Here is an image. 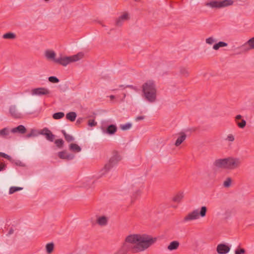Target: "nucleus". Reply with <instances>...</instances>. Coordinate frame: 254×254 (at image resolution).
I'll return each mask as SVG.
<instances>
[{
	"mask_svg": "<svg viewBox=\"0 0 254 254\" xmlns=\"http://www.w3.org/2000/svg\"><path fill=\"white\" fill-rule=\"evenodd\" d=\"M121 160V157L118 153H116L110 159L109 162L107 163L104 168L101 170V175H105L108 172L114 165L116 164L119 161Z\"/></svg>",
	"mask_w": 254,
	"mask_h": 254,
	"instance_id": "nucleus-6",
	"label": "nucleus"
},
{
	"mask_svg": "<svg viewBox=\"0 0 254 254\" xmlns=\"http://www.w3.org/2000/svg\"><path fill=\"white\" fill-rule=\"evenodd\" d=\"M180 72L182 75H183V76H184L185 77H188L190 74V73H189L188 69L187 68L184 67H180Z\"/></svg>",
	"mask_w": 254,
	"mask_h": 254,
	"instance_id": "nucleus-31",
	"label": "nucleus"
},
{
	"mask_svg": "<svg viewBox=\"0 0 254 254\" xmlns=\"http://www.w3.org/2000/svg\"><path fill=\"white\" fill-rule=\"evenodd\" d=\"M244 51H248L254 49V37L250 39L246 43L241 46Z\"/></svg>",
	"mask_w": 254,
	"mask_h": 254,
	"instance_id": "nucleus-13",
	"label": "nucleus"
},
{
	"mask_svg": "<svg viewBox=\"0 0 254 254\" xmlns=\"http://www.w3.org/2000/svg\"><path fill=\"white\" fill-rule=\"evenodd\" d=\"M246 252V251L245 249L242 248H237L235 251V254H244Z\"/></svg>",
	"mask_w": 254,
	"mask_h": 254,
	"instance_id": "nucleus-40",
	"label": "nucleus"
},
{
	"mask_svg": "<svg viewBox=\"0 0 254 254\" xmlns=\"http://www.w3.org/2000/svg\"><path fill=\"white\" fill-rule=\"evenodd\" d=\"M156 238L146 234H130L127 236L119 250L114 254H127L130 252L137 253L143 252L154 244Z\"/></svg>",
	"mask_w": 254,
	"mask_h": 254,
	"instance_id": "nucleus-1",
	"label": "nucleus"
},
{
	"mask_svg": "<svg viewBox=\"0 0 254 254\" xmlns=\"http://www.w3.org/2000/svg\"><path fill=\"white\" fill-rule=\"evenodd\" d=\"M6 167V165L3 163H1L0 164V171H3L5 169Z\"/></svg>",
	"mask_w": 254,
	"mask_h": 254,
	"instance_id": "nucleus-45",
	"label": "nucleus"
},
{
	"mask_svg": "<svg viewBox=\"0 0 254 254\" xmlns=\"http://www.w3.org/2000/svg\"><path fill=\"white\" fill-rule=\"evenodd\" d=\"M119 87H121V88H122V87H124V85H120L119 86Z\"/></svg>",
	"mask_w": 254,
	"mask_h": 254,
	"instance_id": "nucleus-50",
	"label": "nucleus"
},
{
	"mask_svg": "<svg viewBox=\"0 0 254 254\" xmlns=\"http://www.w3.org/2000/svg\"><path fill=\"white\" fill-rule=\"evenodd\" d=\"M26 131V128L23 125H19L16 127L13 128L11 130V132L12 133L19 132L21 134L25 133Z\"/></svg>",
	"mask_w": 254,
	"mask_h": 254,
	"instance_id": "nucleus-21",
	"label": "nucleus"
},
{
	"mask_svg": "<svg viewBox=\"0 0 254 254\" xmlns=\"http://www.w3.org/2000/svg\"><path fill=\"white\" fill-rule=\"evenodd\" d=\"M127 87H130V88H131L132 89H135V88L132 85H128V86H127Z\"/></svg>",
	"mask_w": 254,
	"mask_h": 254,
	"instance_id": "nucleus-49",
	"label": "nucleus"
},
{
	"mask_svg": "<svg viewBox=\"0 0 254 254\" xmlns=\"http://www.w3.org/2000/svg\"><path fill=\"white\" fill-rule=\"evenodd\" d=\"M226 159V169L235 170L240 167L241 165V160L240 158L233 157H229Z\"/></svg>",
	"mask_w": 254,
	"mask_h": 254,
	"instance_id": "nucleus-7",
	"label": "nucleus"
},
{
	"mask_svg": "<svg viewBox=\"0 0 254 254\" xmlns=\"http://www.w3.org/2000/svg\"><path fill=\"white\" fill-rule=\"evenodd\" d=\"M48 79L52 83H56L59 82V79L56 76H50Z\"/></svg>",
	"mask_w": 254,
	"mask_h": 254,
	"instance_id": "nucleus-38",
	"label": "nucleus"
},
{
	"mask_svg": "<svg viewBox=\"0 0 254 254\" xmlns=\"http://www.w3.org/2000/svg\"><path fill=\"white\" fill-rule=\"evenodd\" d=\"M228 44L224 42L220 41L218 43L214 44L213 46V49L214 50H218L221 47H224L227 46Z\"/></svg>",
	"mask_w": 254,
	"mask_h": 254,
	"instance_id": "nucleus-24",
	"label": "nucleus"
},
{
	"mask_svg": "<svg viewBox=\"0 0 254 254\" xmlns=\"http://www.w3.org/2000/svg\"><path fill=\"white\" fill-rule=\"evenodd\" d=\"M109 97L111 99V100H113L114 99H115V96L114 95H110L109 96Z\"/></svg>",
	"mask_w": 254,
	"mask_h": 254,
	"instance_id": "nucleus-48",
	"label": "nucleus"
},
{
	"mask_svg": "<svg viewBox=\"0 0 254 254\" xmlns=\"http://www.w3.org/2000/svg\"><path fill=\"white\" fill-rule=\"evenodd\" d=\"M16 35L15 33L12 32H7L2 35V38L4 39H15Z\"/></svg>",
	"mask_w": 254,
	"mask_h": 254,
	"instance_id": "nucleus-23",
	"label": "nucleus"
},
{
	"mask_svg": "<svg viewBox=\"0 0 254 254\" xmlns=\"http://www.w3.org/2000/svg\"><path fill=\"white\" fill-rule=\"evenodd\" d=\"M242 118L241 115H237L235 117V122L239 127L243 128L246 126V122L245 120L242 119Z\"/></svg>",
	"mask_w": 254,
	"mask_h": 254,
	"instance_id": "nucleus-16",
	"label": "nucleus"
},
{
	"mask_svg": "<svg viewBox=\"0 0 254 254\" xmlns=\"http://www.w3.org/2000/svg\"><path fill=\"white\" fill-rule=\"evenodd\" d=\"M54 244L53 243H48L46 245V250L48 254H51L54 250Z\"/></svg>",
	"mask_w": 254,
	"mask_h": 254,
	"instance_id": "nucleus-29",
	"label": "nucleus"
},
{
	"mask_svg": "<svg viewBox=\"0 0 254 254\" xmlns=\"http://www.w3.org/2000/svg\"><path fill=\"white\" fill-rule=\"evenodd\" d=\"M232 0H223L222 1L212 0L206 3L205 5L211 8H221L232 5Z\"/></svg>",
	"mask_w": 254,
	"mask_h": 254,
	"instance_id": "nucleus-5",
	"label": "nucleus"
},
{
	"mask_svg": "<svg viewBox=\"0 0 254 254\" xmlns=\"http://www.w3.org/2000/svg\"><path fill=\"white\" fill-rule=\"evenodd\" d=\"M62 132L63 134V135H64L65 139L67 142H69L74 140V137L72 135L66 133L64 130H62Z\"/></svg>",
	"mask_w": 254,
	"mask_h": 254,
	"instance_id": "nucleus-26",
	"label": "nucleus"
},
{
	"mask_svg": "<svg viewBox=\"0 0 254 254\" xmlns=\"http://www.w3.org/2000/svg\"><path fill=\"white\" fill-rule=\"evenodd\" d=\"M76 114L74 112H69L66 115V119L71 122H74L76 118Z\"/></svg>",
	"mask_w": 254,
	"mask_h": 254,
	"instance_id": "nucleus-22",
	"label": "nucleus"
},
{
	"mask_svg": "<svg viewBox=\"0 0 254 254\" xmlns=\"http://www.w3.org/2000/svg\"><path fill=\"white\" fill-rule=\"evenodd\" d=\"M180 243L177 241L171 242L167 247V249L170 251L176 250L178 249Z\"/></svg>",
	"mask_w": 254,
	"mask_h": 254,
	"instance_id": "nucleus-20",
	"label": "nucleus"
},
{
	"mask_svg": "<svg viewBox=\"0 0 254 254\" xmlns=\"http://www.w3.org/2000/svg\"><path fill=\"white\" fill-rule=\"evenodd\" d=\"M131 126V124L128 123L126 124L121 125L120 127L122 130H126L130 128Z\"/></svg>",
	"mask_w": 254,
	"mask_h": 254,
	"instance_id": "nucleus-34",
	"label": "nucleus"
},
{
	"mask_svg": "<svg viewBox=\"0 0 254 254\" xmlns=\"http://www.w3.org/2000/svg\"><path fill=\"white\" fill-rule=\"evenodd\" d=\"M74 157V156L73 155H72L71 154H67L66 153L65 159L71 160V159H73Z\"/></svg>",
	"mask_w": 254,
	"mask_h": 254,
	"instance_id": "nucleus-44",
	"label": "nucleus"
},
{
	"mask_svg": "<svg viewBox=\"0 0 254 254\" xmlns=\"http://www.w3.org/2000/svg\"><path fill=\"white\" fill-rule=\"evenodd\" d=\"M126 94H124V98H125V97H126Z\"/></svg>",
	"mask_w": 254,
	"mask_h": 254,
	"instance_id": "nucleus-53",
	"label": "nucleus"
},
{
	"mask_svg": "<svg viewBox=\"0 0 254 254\" xmlns=\"http://www.w3.org/2000/svg\"><path fill=\"white\" fill-rule=\"evenodd\" d=\"M207 210V207L205 206L201 207L199 212L197 209H194L184 217L183 222L184 223L189 222L198 219L199 216L204 217L206 216Z\"/></svg>",
	"mask_w": 254,
	"mask_h": 254,
	"instance_id": "nucleus-3",
	"label": "nucleus"
},
{
	"mask_svg": "<svg viewBox=\"0 0 254 254\" xmlns=\"http://www.w3.org/2000/svg\"><path fill=\"white\" fill-rule=\"evenodd\" d=\"M45 55L46 58L48 60H51L55 63L56 53L54 51L52 50H47L45 53Z\"/></svg>",
	"mask_w": 254,
	"mask_h": 254,
	"instance_id": "nucleus-18",
	"label": "nucleus"
},
{
	"mask_svg": "<svg viewBox=\"0 0 254 254\" xmlns=\"http://www.w3.org/2000/svg\"><path fill=\"white\" fill-rule=\"evenodd\" d=\"M9 130L7 127H5L0 130V136L2 137H5L7 135H9Z\"/></svg>",
	"mask_w": 254,
	"mask_h": 254,
	"instance_id": "nucleus-28",
	"label": "nucleus"
},
{
	"mask_svg": "<svg viewBox=\"0 0 254 254\" xmlns=\"http://www.w3.org/2000/svg\"><path fill=\"white\" fill-rule=\"evenodd\" d=\"M83 56L84 55L82 53H78L76 55L69 57L60 56V57L55 60V63L65 66L70 63L81 60L83 58Z\"/></svg>",
	"mask_w": 254,
	"mask_h": 254,
	"instance_id": "nucleus-4",
	"label": "nucleus"
},
{
	"mask_svg": "<svg viewBox=\"0 0 254 254\" xmlns=\"http://www.w3.org/2000/svg\"><path fill=\"white\" fill-rule=\"evenodd\" d=\"M69 149L72 151L79 152L81 151V148L75 143H71L69 145Z\"/></svg>",
	"mask_w": 254,
	"mask_h": 254,
	"instance_id": "nucleus-25",
	"label": "nucleus"
},
{
	"mask_svg": "<svg viewBox=\"0 0 254 254\" xmlns=\"http://www.w3.org/2000/svg\"><path fill=\"white\" fill-rule=\"evenodd\" d=\"M232 183V179L230 177H228L226 179V180L224 181L223 186L224 187L228 188H229Z\"/></svg>",
	"mask_w": 254,
	"mask_h": 254,
	"instance_id": "nucleus-30",
	"label": "nucleus"
},
{
	"mask_svg": "<svg viewBox=\"0 0 254 254\" xmlns=\"http://www.w3.org/2000/svg\"><path fill=\"white\" fill-rule=\"evenodd\" d=\"M40 134L45 135L46 139L50 141H53L55 138V135L47 128H44L39 133Z\"/></svg>",
	"mask_w": 254,
	"mask_h": 254,
	"instance_id": "nucleus-11",
	"label": "nucleus"
},
{
	"mask_svg": "<svg viewBox=\"0 0 254 254\" xmlns=\"http://www.w3.org/2000/svg\"><path fill=\"white\" fill-rule=\"evenodd\" d=\"M129 13L127 12H124L116 20V25L117 26H121L123 23L129 19Z\"/></svg>",
	"mask_w": 254,
	"mask_h": 254,
	"instance_id": "nucleus-10",
	"label": "nucleus"
},
{
	"mask_svg": "<svg viewBox=\"0 0 254 254\" xmlns=\"http://www.w3.org/2000/svg\"><path fill=\"white\" fill-rule=\"evenodd\" d=\"M64 116L63 112H58L53 114V118L55 120L61 119Z\"/></svg>",
	"mask_w": 254,
	"mask_h": 254,
	"instance_id": "nucleus-33",
	"label": "nucleus"
},
{
	"mask_svg": "<svg viewBox=\"0 0 254 254\" xmlns=\"http://www.w3.org/2000/svg\"><path fill=\"white\" fill-rule=\"evenodd\" d=\"M230 248L224 244H220L217 245L216 251L219 254H226L229 253Z\"/></svg>",
	"mask_w": 254,
	"mask_h": 254,
	"instance_id": "nucleus-12",
	"label": "nucleus"
},
{
	"mask_svg": "<svg viewBox=\"0 0 254 254\" xmlns=\"http://www.w3.org/2000/svg\"><path fill=\"white\" fill-rule=\"evenodd\" d=\"M179 134V136L177 138L175 143V145L177 147L181 144V143H183L187 138V135L183 132H181Z\"/></svg>",
	"mask_w": 254,
	"mask_h": 254,
	"instance_id": "nucleus-17",
	"label": "nucleus"
},
{
	"mask_svg": "<svg viewBox=\"0 0 254 254\" xmlns=\"http://www.w3.org/2000/svg\"><path fill=\"white\" fill-rule=\"evenodd\" d=\"M96 223L101 227H104L108 224L109 218L105 215H96Z\"/></svg>",
	"mask_w": 254,
	"mask_h": 254,
	"instance_id": "nucleus-9",
	"label": "nucleus"
},
{
	"mask_svg": "<svg viewBox=\"0 0 254 254\" xmlns=\"http://www.w3.org/2000/svg\"><path fill=\"white\" fill-rule=\"evenodd\" d=\"M23 189L22 187H11L9 188V194H11L14 193L16 191L21 190Z\"/></svg>",
	"mask_w": 254,
	"mask_h": 254,
	"instance_id": "nucleus-32",
	"label": "nucleus"
},
{
	"mask_svg": "<svg viewBox=\"0 0 254 254\" xmlns=\"http://www.w3.org/2000/svg\"><path fill=\"white\" fill-rule=\"evenodd\" d=\"M142 96L150 103H154L157 99V88L155 82L149 80L142 85Z\"/></svg>",
	"mask_w": 254,
	"mask_h": 254,
	"instance_id": "nucleus-2",
	"label": "nucleus"
},
{
	"mask_svg": "<svg viewBox=\"0 0 254 254\" xmlns=\"http://www.w3.org/2000/svg\"><path fill=\"white\" fill-rule=\"evenodd\" d=\"M217 40L213 37H210L206 39L205 42L207 44L212 45L215 42H216Z\"/></svg>",
	"mask_w": 254,
	"mask_h": 254,
	"instance_id": "nucleus-35",
	"label": "nucleus"
},
{
	"mask_svg": "<svg viewBox=\"0 0 254 254\" xmlns=\"http://www.w3.org/2000/svg\"><path fill=\"white\" fill-rule=\"evenodd\" d=\"M13 231H13V230L12 229H11L9 231V232H8V235H11V234H13Z\"/></svg>",
	"mask_w": 254,
	"mask_h": 254,
	"instance_id": "nucleus-47",
	"label": "nucleus"
},
{
	"mask_svg": "<svg viewBox=\"0 0 254 254\" xmlns=\"http://www.w3.org/2000/svg\"><path fill=\"white\" fill-rule=\"evenodd\" d=\"M213 166L217 168L226 169V159H218L213 162Z\"/></svg>",
	"mask_w": 254,
	"mask_h": 254,
	"instance_id": "nucleus-14",
	"label": "nucleus"
},
{
	"mask_svg": "<svg viewBox=\"0 0 254 254\" xmlns=\"http://www.w3.org/2000/svg\"><path fill=\"white\" fill-rule=\"evenodd\" d=\"M66 152L65 151H61L59 152V157L61 159H65Z\"/></svg>",
	"mask_w": 254,
	"mask_h": 254,
	"instance_id": "nucleus-42",
	"label": "nucleus"
},
{
	"mask_svg": "<svg viewBox=\"0 0 254 254\" xmlns=\"http://www.w3.org/2000/svg\"><path fill=\"white\" fill-rule=\"evenodd\" d=\"M28 114H33V112H29V113H28Z\"/></svg>",
	"mask_w": 254,
	"mask_h": 254,
	"instance_id": "nucleus-51",
	"label": "nucleus"
},
{
	"mask_svg": "<svg viewBox=\"0 0 254 254\" xmlns=\"http://www.w3.org/2000/svg\"><path fill=\"white\" fill-rule=\"evenodd\" d=\"M88 125L90 127H95L97 125V122L94 120H89L88 121Z\"/></svg>",
	"mask_w": 254,
	"mask_h": 254,
	"instance_id": "nucleus-41",
	"label": "nucleus"
},
{
	"mask_svg": "<svg viewBox=\"0 0 254 254\" xmlns=\"http://www.w3.org/2000/svg\"><path fill=\"white\" fill-rule=\"evenodd\" d=\"M225 140L230 142H233L235 140V137L232 134H229L225 138Z\"/></svg>",
	"mask_w": 254,
	"mask_h": 254,
	"instance_id": "nucleus-39",
	"label": "nucleus"
},
{
	"mask_svg": "<svg viewBox=\"0 0 254 254\" xmlns=\"http://www.w3.org/2000/svg\"><path fill=\"white\" fill-rule=\"evenodd\" d=\"M144 119V116H138L135 118L136 121H139L140 120H143Z\"/></svg>",
	"mask_w": 254,
	"mask_h": 254,
	"instance_id": "nucleus-46",
	"label": "nucleus"
},
{
	"mask_svg": "<svg viewBox=\"0 0 254 254\" xmlns=\"http://www.w3.org/2000/svg\"><path fill=\"white\" fill-rule=\"evenodd\" d=\"M9 113L11 116L15 118H21V114L18 112L15 105H11L9 109Z\"/></svg>",
	"mask_w": 254,
	"mask_h": 254,
	"instance_id": "nucleus-15",
	"label": "nucleus"
},
{
	"mask_svg": "<svg viewBox=\"0 0 254 254\" xmlns=\"http://www.w3.org/2000/svg\"><path fill=\"white\" fill-rule=\"evenodd\" d=\"M31 94L32 96H49L51 94V91L46 87H38L32 89Z\"/></svg>",
	"mask_w": 254,
	"mask_h": 254,
	"instance_id": "nucleus-8",
	"label": "nucleus"
},
{
	"mask_svg": "<svg viewBox=\"0 0 254 254\" xmlns=\"http://www.w3.org/2000/svg\"><path fill=\"white\" fill-rule=\"evenodd\" d=\"M137 192H138L139 194H140V193H141L140 191H139V190H138V191H137Z\"/></svg>",
	"mask_w": 254,
	"mask_h": 254,
	"instance_id": "nucleus-52",
	"label": "nucleus"
},
{
	"mask_svg": "<svg viewBox=\"0 0 254 254\" xmlns=\"http://www.w3.org/2000/svg\"><path fill=\"white\" fill-rule=\"evenodd\" d=\"M0 156L4 158H6L9 161H10L11 160V157L10 156L8 155L7 154H6L4 153L1 152V153H0Z\"/></svg>",
	"mask_w": 254,
	"mask_h": 254,
	"instance_id": "nucleus-43",
	"label": "nucleus"
},
{
	"mask_svg": "<svg viewBox=\"0 0 254 254\" xmlns=\"http://www.w3.org/2000/svg\"><path fill=\"white\" fill-rule=\"evenodd\" d=\"M64 141L62 139H59L55 140V144L59 148H62L64 144Z\"/></svg>",
	"mask_w": 254,
	"mask_h": 254,
	"instance_id": "nucleus-36",
	"label": "nucleus"
},
{
	"mask_svg": "<svg viewBox=\"0 0 254 254\" xmlns=\"http://www.w3.org/2000/svg\"><path fill=\"white\" fill-rule=\"evenodd\" d=\"M117 130V127L116 125H109L106 128V130L104 132L108 134L112 135L115 134Z\"/></svg>",
	"mask_w": 254,
	"mask_h": 254,
	"instance_id": "nucleus-19",
	"label": "nucleus"
},
{
	"mask_svg": "<svg viewBox=\"0 0 254 254\" xmlns=\"http://www.w3.org/2000/svg\"><path fill=\"white\" fill-rule=\"evenodd\" d=\"M184 197V193L180 192L177 194L173 198V200L176 202H180Z\"/></svg>",
	"mask_w": 254,
	"mask_h": 254,
	"instance_id": "nucleus-27",
	"label": "nucleus"
},
{
	"mask_svg": "<svg viewBox=\"0 0 254 254\" xmlns=\"http://www.w3.org/2000/svg\"><path fill=\"white\" fill-rule=\"evenodd\" d=\"M38 135L37 131L34 129H32L31 132L26 135L27 138H30L32 136H36Z\"/></svg>",
	"mask_w": 254,
	"mask_h": 254,
	"instance_id": "nucleus-37",
	"label": "nucleus"
}]
</instances>
